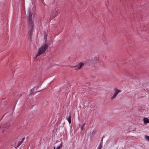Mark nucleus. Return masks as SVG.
I'll return each instance as SVG.
<instances>
[{"label":"nucleus","mask_w":149,"mask_h":149,"mask_svg":"<svg viewBox=\"0 0 149 149\" xmlns=\"http://www.w3.org/2000/svg\"><path fill=\"white\" fill-rule=\"evenodd\" d=\"M29 15L28 17L29 25L30 30L29 32L30 36L31 37L32 32L33 30V24L31 19V17L32 15V13H31L30 10L29 11Z\"/></svg>","instance_id":"nucleus-1"},{"label":"nucleus","mask_w":149,"mask_h":149,"mask_svg":"<svg viewBox=\"0 0 149 149\" xmlns=\"http://www.w3.org/2000/svg\"><path fill=\"white\" fill-rule=\"evenodd\" d=\"M48 47V45L46 44H44L41 47L38 49V53L36 55L35 58H36L38 56L44 53Z\"/></svg>","instance_id":"nucleus-2"},{"label":"nucleus","mask_w":149,"mask_h":149,"mask_svg":"<svg viewBox=\"0 0 149 149\" xmlns=\"http://www.w3.org/2000/svg\"><path fill=\"white\" fill-rule=\"evenodd\" d=\"M114 90L115 91V93H114L113 95L111 97V99L112 100H113L115 98L116 95L118 94L121 92V91L119 90L117 88H115L114 89Z\"/></svg>","instance_id":"nucleus-3"},{"label":"nucleus","mask_w":149,"mask_h":149,"mask_svg":"<svg viewBox=\"0 0 149 149\" xmlns=\"http://www.w3.org/2000/svg\"><path fill=\"white\" fill-rule=\"evenodd\" d=\"M84 64V63L80 62L76 66H74V67L76 68L75 69V70H78L81 68L82 67Z\"/></svg>","instance_id":"nucleus-4"},{"label":"nucleus","mask_w":149,"mask_h":149,"mask_svg":"<svg viewBox=\"0 0 149 149\" xmlns=\"http://www.w3.org/2000/svg\"><path fill=\"white\" fill-rule=\"evenodd\" d=\"M60 11L59 10H56L55 12H54L52 15V17L54 18L57 16L59 13Z\"/></svg>","instance_id":"nucleus-5"},{"label":"nucleus","mask_w":149,"mask_h":149,"mask_svg":"<svg viewBox=\"0 0 149 149\" xmlns=\"http://www.w3.org/2000/svg\"><path fill=\"white\" fill-rule=\"evenodd\" d=\"M92 62V60L91 59H87L85 62L84 63L87 65H89Z\"/></svg>","instance_id":"nucleus-6"},{"label":"nucleus","mask_w":149,"mask_h":149,"mask_svg":"<svg viewBox=\"0 0 149 149\" xmlns=\"http://www.w3.org/2000/svg\"><path fill=\"white\" fill-rule=\"evenodd\" d=\"M143 121L145 124L149 123V119L147 118H144L143 119Z\"/></svg>","instance_id":"nucleus-7"},{"label":"nucleus","mask_w":149,"mask_h":149,"mask_svg":"<svg viewBox=\"0 0 149 149\" xmlns=\"http://www.w3.org/2000/svg\"><path fill=\"white\" fill-rule=\"evenodd\" d=\"M71 116L70 114L68 117L67 118V120L68 121L70 124L71 123Z\"/></svg>","instance_id":"nucleus-8"},{"label":"nucleus","mask_w":149,"mask_h":149,"mask_svg":"<svg viewBox=\"0 0 149 149\" xmlns=\"http://www.w3.org/2000/svg\"><path fill=\"white\" fill-rule=\"evenodd\" d=\"M63 144L62 143H61L60 146L57 147L56 149H61L62 147Z\"/></svg>","instance_id":"nucleus-9"},{"label":"nucleus","mask_w":149,"mask_h":149,"mask_svg":"<svg viewBox=\"0 0 149 149\" xmlns=\"http://www.w3.org/2000/svg\"><path fill=\"white\" fill-rule=\"evenodd\" d=\"M22 141H23V140H22L21 141H19L18 143V144H17V147H18L21 145V144H22Z\"/></svg>","instance_id":"nucleus-10"},{"label":"nucleus","mask_w":149,"mask_h":149,"mask_svg":"<svg viewBox=\"0 0 149 149\" xmlns=\"http://www.w3.org/2000/svg\"><path fill=\"white\" fill-rule=\"evenodd\" d=\"M102 143L101 142L100 143V144L99 145V147L98 148V149H101V148H102Z\"/></svg>","instance_id":"nucleus-11"},{"label":"nucleus","mask_w":149,"mask_h":149,"mask_svg":"<svg viewBox=\"0 0 149 149\" xmlns=\"http://www.w3.org/2000/svg\"><path fill=\"white\" fill-rule=\"evenodd\" d=\"M85 125V123H84V124H83V125H82V126H81V127L80 128H81V130H83L84 127V126Z\"/></svg>","instance_id":"nucleus-12"},{"label":"nucleus","mask_w":149,"mask_h":149,"mask_svg":"<svg viewBox=\"0 0 149 149\" xmlns=\"http://www.w3.org/2000/svg\"><path fill=\"white\" fill-rule=\"evenodd\" d=\"M146 138L148 140H149V136H146Z\"/></svg>","instance_id":"nucleus-13"},{"label":"nucleus","mask_w":149,"mask_h":149,"mask_svg":"<svg viewBox=\"0 0 149 149\" xmlns=\"http://www.w3.org/2000/svg\"><path fill=\"white\" fill-rule=\"evenodd\" d=\"M54 149H56V147H54Z\"/></svg>","instance_id":"nucleus-14"},{"label":"nucleus","mask_w":149,"mask_h":149,"mask_svg":"<svg viewBox=\"0 0 149 149\" xmlns=\"http://www.w3.org/2000/svg\"><path fill=\"white\" fill-rule=\"evenodd\" d=\"M102 141V138L101 139V141Z\"/></svg>","instance_id":"nucleus-15"},{"label":"nucleus","mask_w":149,"mask_h":149,"mask_svg":"<svg viewBox=\"0 0 149 149\" xmlns=\"http://www.w3.org/2000/svg\"><path fill=\"white\" fill-rule=\"evenodd\" d=\"M1 128V127L0 126V128Z\"/></svg>","instance_id":"nucleus-16"}]
</instances>
